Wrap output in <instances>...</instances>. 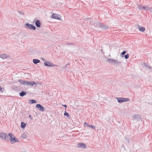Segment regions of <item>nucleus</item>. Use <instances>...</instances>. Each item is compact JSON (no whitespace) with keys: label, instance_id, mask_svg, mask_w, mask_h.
<instances>
[{"label":"nucleus","instance_id":"38","mask_svg":"<svg viewBox=\"0 0 152 152\" xmlns=\"http://www.w3.org/2000/svg\"><path fill=\"white\" fill-rule=\"evenodd\" d=\"M2 89V88L1 87V86H0V91H1Z\"/></svg>","mask_w":152,"mask_h":152},{"label":"nucleus","instance_id":"13","mask_svg":"<svg viewBox=\"0 0 152 152\" xmlns=\"http://www.w3.org/2000/svg\"><path fill=\"white\" fill-rule=\"evenodd\" d=\"M58 15H57L56 14L53 13L52 15V17L54 19H57L60 20L61 18H59L58 16Z\"/></svg>","mask_w":152,"mask_h":152},{"label":"nucleus","instance_id":"20","mask_svg":"<svg viewBox=\"0 0 152 152\" xmlns=\"http://www.w3.org/2000/svg\"><path fill=\"white\" fill-rule=\"evenodd\" d=\"M26 125V124L24 123V122H22L21 124V127L22 128H24Z\"/></svg>","mask_w":152,"mask_h":152},{"label":"nucleus","instance_id":"9","mask_svg":"<svg viewBox=\"0 0 152 152\" xmlns=\"http://www.w3.org/2000/svg\"><path fill=\"white\" fill-rule=\"evenodd\" d=\"M36 107L41 111L43 112L44 111V107L39 104H37L36 106Z\"/></svg>","mask_w":152,"mask_h":152},{"label":"nucleus","instance_id":"32","mask_svg":"<svg viewBox=\"0 0 152 152\" xmlns=\"http://www.w3.org/2000/svg\"><path fill=\"white\" fill-rule=\"evenodd\" d=\"M18 12L20 14H21L22 15H23L24 14V13H23V12H21V11H18Z\"/></svg>","mask_w":152,"mask_h":152},{"label":"nucleus","instance_id":"24","mask_svg":"<svg viewBox=\"0 0 152 152\" xmlns=\"http://www.w3.org/2000/svg\"><path fill=\"white\" fill-rule=\"evenodd\" d=\"M27 135L25 133H24L22 136V137L23 138L25 139L27 137Z\"/></svg>","mask_w":152,"mask_h":152},{"label":"nucleus","instance_id":"29","mask_svg":"<svg viewBox=\"0 0 152 152\" xmlns=\"http://www.w3.org/2000/svg\"><path fill=\"white\" fill-rule=\"evenodd\" d=\"M151 10V8L148 7H146L145 10Z\"/></svg>","mask_w":152,"mask_h":152},{"label":"nucleus","instance_id":"33","mask_svg":"<svg viewBox=\"0 0 152 152\" xmlns=\"http://www.w3.org/2000/svg\"><path fill=\"white\" fill-rule=\"evenodd\" d=\"M66 45H73V44L72 43H66Z\"/></svg>","mask_w":152,"mask_h":152},{"label":"nucleus","instance_id":"7","mask_svg":"<svg viewBox=\"0 0 152 152\" xmlns=\"http://www.w3.org/2000/svg\"><path fill=\"white\" fill-rule=\"evenodd\" d=\"M77 147L79 148L85 149L86 148V145L84 143L80 142L78 143Z\"/></svg>","mask_w":152,"mask_h":152},{"label":"nucleus","instance_id":"1","mask_svg":"<svg viewBox=\"0 0 152 152\" xmlns=\"http://www.w3.org/2000/svg\"><path fill=\"white\" fill-rule=\"evenodd\" d=\"M22 85L25 86H28V85H31L33 86L34 85H36V83L34 81H32L30 82L27 80H19L18 81Z\"/></svg>","mask_w":152,"mask_h":152},{"label":"nucleus","instance_id":"8","mask_svg":"<svg viewBox=\"0 0 152 152\" xmlns=\"http://www.w3.org/2000/svg\"><path fill=\"white\" fill-rule=\"evenodd\" d=\"M44 64L45 66H55L52 63L48 61L45 62H44Z\"/></svg>","mask_w":152,"mask_h":152},{"label":"nucleus","instance_id":"27","mask_svg":"<svg viewBox=\"0 0 152 152\" xmlns=\"http://www.w3.org/2000/svg\"><path fill=\"white\" fill-rule=\"evenodd\" d=\"M129 54H127L126 55H125L124 56L125 58L126 59H128L129 58Z\"/></svg>","mask_w":152,"mask_h":152},{"label":"nucleus","instance_id":"25","mask_svg":"<svg viewBox=\"0 0 152 152\" xmlns=\"http://www.w3.org/2000/svg\"><path fill=\"white\" fill-rule=\"evenodd\" d=\"M0 57L2 58H4L6 57V54H3V55H1L0 56Z\"/></svg>","mask_w":152,"mask_h":152},{"label":"nucleus","instance_id":"6","mask_svg":"<svg viewBox=\"0 0 152 152\" xmlns=\"http://www.w3.org/2000/svg\"><path fill=\"white\" fill-rule=\"evenodd\" d=\"M83 125L85 128H88V127H89L92 129H94L96 127V126H95L90 125L89 123L86 122L84 123Z\"/></svg>","mask_w":152,"mask_h":152},{"label":"nucleus","instance_id":"3","mask_svg":"<svg viewBox=\"0 0 152 152\" xmlns=\"http://www.w3.org/2000/svg\"><path fill=\"white\" fill-rule=\"evenodd\" d=\"M9 135H7L4 133H0V137L1 139L5 140H7L9 139Z\"/></svg>","mask_w":152,"mask_h":152},{"label":"nucleus","instance_id":"37","mask_svg":"<svg viewBox=\"0 0 152 152\" xmlns=\"http://www.w3.org/2000/svg\"><path fill=\"white\" fill-rule=\"evenodd\" d=\"M64 107H65L66 108L67 107V105L66 104H64V105H62Z\"/></svg>","mask_w":152,"mask_h":152},{"label":"nucleus","instance_id":"14","mask_svg":"<svg viewBox=\"0 0 152 152\" xmlns=\"http://www.w3.org/2000/svg\"><path fill=\"white\" fill-rule=\"evenodd\" d=\"M19 94L20 96L23 97L26 94V91H22Z\"/></svg>","mask_w":152,"mask_h":152},{"label":"nucleus","instance_id":"23","mask_svg":"<svg viewBox=\"0 0 152 152\" xmlns=\"http://www.w3.org/2000/svg\"><path fill=\"white\" fill-rule=\"evenodd\" d=\"M64 115L65 116H67L69 119L70 118H71L70 115H69L68 113H67L66 112H65V113L64 114Z\"/></svg>","mask_w":152,"mask_h":152},{"label":"nucleus","instance_id":"12","mask_svg":"<svg viewBox=\"0 0 152 152\" xmlns=\"http://www.w3.org/2000/svg\"><path fill=\"white\" fill-rule=\"evenodd\" d=\"M35 25L37 27H39L41 26V22L39 20H37L35 21Z\"/></svg>","mask_w":152,"mask_h":152},{"label":"nucleus","instance_id":"4","mask_svg":"<svg viewBox=\"0 0 152 152\" xmlns=\"http://www.w3.org/2000/svg\"><path fill=\"white\" fill-rule=\"evenodd\" d=\"M116 98L118 100V102L119 103H121L124 102H126L128 101H130V99L129 98H125L119 97H117Z\"/></svg>","mask_w":152,"mask_h":152},{"label":"nucleus","instance_id":"11","mask_svg":"<svg viewBox=\"0 0 152 152\" xmlns=\"http://www.w3.org/2000/svg\"><path fill=\"white\" fill-rule=\"evenodd\" d=\"M140 118V116L139 115L137 114L135 115L132 117V118L134 120L136 121H137L139 118Z\"/></svg>","mask_w":152,"mask_h":152},{"label":"nucleus","instance_id":"19","mask_svg":"<svg viewBox=\"0 0 152 152\" xmlns=\"http://www.w3.org/2000/svg\"><path fill=\"white\" fill-rule=\"evenodd\" d=\"M143 64L145 67H147L148 69H150V70L151 69V66L147 65L146 63L144 62Z\"/></svg>","mask_w":152,"mask_h":152},{"label":"nucleus","instance_id":"31","mask_svg":"<svg viewBox=\"0 0 152 152\" xmlns=\"http://www.w3.org/2000/svg\"><path fill=\"white\" fill-rule=\"evenodd\" d=\"M69 64H68L66 65L65 68L69 67Z\"/></svg>","mask_w":152,"mask_h":152},{"label":"nucleus","instance_id":"15","mask_svg":"<svg viewBox=\"0 0 152 152\" xmlns=\"http://www.w3.org/2000/svg\"><path fill=\"white\" fill-rule=\"evenodd\" d=\"M34 63L35 64H37L38 63H39L40 62V61L37 59H34L33 60Z\"/></svg>","mask_w":152,"mask_h":152},{"label":"nucleus","instance_id":"5","mask_svg":"<svg viewBox=\"0 0 152 152\" xmlns=\"http://www.w3.org/2000/svg\"><path fill=\"white\" fill-rule=\"evenodd\" d=\"M25 26L27 28L30 30H35L36 29V27L32 24H29L28 23H26Z\"/></svg>","mask_w":152,"mask_h":152},{"label":"nucleus","instance_id":"26","mask_svg":"<svg viewBox=\"0 0 152 152\" xmlns=\"http://www.w3.org/2000/svg\"><path fill=\"white\" fill-rule=\"evenodd\" d=\"M126 51H123L121 53V55L123 56H124L126 53Z\"/></svg>","mask_w":152,"mask_h":152},{"label":"nucleus","instance_id":"30","mask_svg":"<svg viewBox=\"0 0 152 152\" xmlns=\"http://www.w3.org/2000/svg\"><path fill=\"white\" fill-rule=\"evenodd\" d=\"M41 59L43 61H45L46 60L44 58H41Z\"/></svg>","mask_w":152,"mask_h":152},{"label":"nucleus","instance_id":"16","mask_svg":"<svg viewBox=\"0 0 152 152\" xmlns=\"http://www.w3.org/2000/svg\"><path fill=\"white\" fill-rule=\"evenodd\" d=\"M101 24V23H99L97 22L94 23V25L96 27H98V28H100V26Z\"/></svg>","mask_w":152,"mask_h":152},{"label":"nucleus","instance_id":"2","mask_svg":"<svg viewBox=\"0 0 152 152\" xmlns=\"http://www.w3.org/2000/svg\"><path fill=\"white\" fill-rule=\"evenodd\" d=\"M9 137H10V142L12 144H13L17 142H18V140L15 138V137H14V135L11 133L8 134Z\"/></svg>","mask_w":152,"mask_h":152},{"label":"nucleus","instance_id":"17","mask_svg":"<svg viewBox=\"0 0 152 152\" xmlns=\"http://www.w3.org/2000/svg\"><path fill=\"white\" fill-rule=\"evenodd\" d=\"M113 63L115 64L116 66H118L119 64H121V62L120 61H117L115 60H113Z\"/></svg>","mask_w":152,"mask_h":152},{"label":"nucleus","instance_id":"21","mask_svg":"<svg viewBox=\"0 0 152 152\" xmlns=\"http://www.w3.org/2000/svg\"><path fill=\"white\" fill-rule=\"evenodd\" d=\"M113 59L109 58L106 60V61L109 63H113Z\"/></svg>","mask_w":152,"mask_h":152},{"label":"nucleus","instance_id":"35","mask_svg":"<svg viewBox=\"0 0 152 152\" xmlns=\"http://www.w3.org/2000/svg\"><path fill=\"white\" fill-rule=\"evenodd\" d=\"M29 118L30 119H32V118L31 116L30 115L29 116Z\"/></svg>","mask_w":152,"mask_h":152},{"label":"nucleus","instance_id":"34","mask_svg":"<svg viewBox=\"0 0 152 152\" xmlns=\"http://www.w3.org/2000/svg\"><path fill=\"white\" fill-rule=\"evenodd\" d=\"M146 8V7H145V6H143V7H142V9H143L145 10Z\"/></svg>","mask_w":152,"mask_h":152},{"label":"nucleus","instance_id":"28","mask_svg":"<svg viewBox=\"0 0 152 152\" xmlns=\"http://www.w3.org/2000/svg\"><path fill=\"white\" fill-rule=\"evenodd\" d=\"M138 8L139 9L141 10L142 9V6L141 5L139 4L138 5Z\"/></svg>","mask_w":152,"mask_h":152},{"label":"nucleus","instance_id":"22","mask_svg":"<svg viewBox=\"0 0 152 152\" xmlns=\"http://www.w3.org/2000/svg\"><path fill=\"white\" fill-rule=\"evenodd\" d=\"M139 30L142 32H143L145 30V28L143 27H140L139 28Z\"/></svg>","mask_w":152,"mask_h":152},{"label":"nucleus","instance_id":"10","mask_svg":"<svg viewBox=\"0 0 152 152\" xmlns=\"http://www.w3.org/2000/svg\"><path fill=\"white\" fill-rule=\"evenodd\" d=\"M109 27V26L106 25L104 24L103 23H101L100 26V28H102L104 30L107 29Z\"/></svg>","mask_w":152,"mask_h":152},{"label":"nucleus","instance_id":"18","mask_svg":"<svg viewBox=\"0 0 152 152\" xmlns=\"http://www.w3.org/2000/svg\"><path fill=\"white\" fill-rule=\"evenodd\" d=\"M37 101L34 99L29 100L28 102L30 104H33L37 103Z\"/></svg>","mask_w":152,"mask_h":152},{"label":"nucleus","instance_id":"36","mask_svg":"<svg viewBox=\"0 0 152 152\" xmlns=\"http://www.w3.org/2000/svg\"><path fill=\"white\" fill-rule=\"evenodd\" d=\"M125 139L128 142H129V140L128 138H125Z\"/></svg>","mask_w":152,"mask_h":152}]
</instances>
